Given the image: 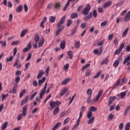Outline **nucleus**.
<instances>
[{
  "label": "nucleus",
  "mask_w": 130,
  "mask_h": 130,
  "mask_svg": "<svg viewBox=\"0 0 130 130\" xmlns=\"http://www.w3.org/2000/svg\"><path fill=\"white\" fill-rule=\"evenodd\" d=\"M64 22H66V16H63L58 22V24H57V28L58 29L56 31L55 36H58L60 34V32L64 29V26H62L64 24Z\"/></svg>",
  "instance_id": "nucleus-1"
},
{
  "label": "nucleus",
  "mask_w": 130,
  "mask_h": 130,
  "mask_svg": "<svg viewBox=\"0 0 130 130\" xmlns=\"http://www.w3.org/2000/svg\"><path fill=\"white\" fill-rule=\"evenodd\" d=\"M90 10H91V6L88 5L83 9L81 14H84V16H87V15H89Z\"/></svg>",
  "instance_id": "nucleus-2"
},
{
  "label": "nucleus",
  "mask_w": 130,
  "mask_h": 130,
  "mask_svg": "<svg viewBox=\"0 0 130 130\" xmlns=\"http://www.w3.org/2000/svg\"><path fill=\"white\" fill-rule=\"evenodd\" d=\"M61 104V102L57 101L56 102H50V106L52 108H54L55 107H58Z\"/></svg>",
  "instance_id": "nucleus-3"
},
{
  "label": "nucleus",
  "mask_w": 130,
  "mask_h": 130,
  "mask_svg": "<svg viewBox=\"0 0 130 130\" xmlns=\"http://www.w3.org/2000/svg\"><path fill=\"white\" fill-rule=\"evenodd\" d=\"M47 82H46L44 88L40 93V99H42V98H43V95L45 94H46V88H47Z\"/></svg>",
  "instance_id": "nucleus-4"
},
{
  "label": "nucleus",
  "mask_w": 130,
  "mask_h": 130,
  "mask_svg": "<svg viewBox=\"0 0 130 130\" xmlns=\"http://www.w3.org/2000/svg\"><path fill=\"white\" fill-rule=\"evenodd\" d=\"M93 52L94 54H98V55H101V53L103 52V46H101L100 48V50H98V49L94 50Z\"/></svg>",
  "instance_id": "nucleus-5"
},
{
  "label": "nucleus",
  "mask_w": 130,
  "mask_h": 130,
  "mask_svg": "<svg viewBox=\"0 0 130 130\" xmlns=\"http://www.w3.org/2000/svg\"><path fill=\"white\" fill-rule=\"evenodd\" d=\"M111 5H112V1H110L107 2L104 4L103 8H104V9H106L107 8H109V7H110Z\"/></svg>",
  "instance_id": "nucleus-6"
},
{
  "label": "nucleus",
  "mask_w": 130,
  "mask_h": 130,
  "mask_svg": "<svg viewBox=\"0 0 130 130\" xmlns=\"http://www.w3.org/2000/svg\"><path fill=\"white\" fill-rule=\"evenodd\" d=\"M117 99V97L116 96H110L109 98L108 106H110V105L112 104V102H113V101H114V100H116V99Z\"/></svg>",
  "instance_id": "nucleus-7"
},
{
  "label": "nucleus",
  "mask_w": 130,
  "mask_h": 130,
  "mask_svg": "<svg viewBox=\"0 0 130 130\" xmlns=\"http://www.w3.org/2000/svg\"><path fill=\"white\" fill-rule=\"evenodd\" d=\"M29 100V96H26L25 99L22 101L21 103V106H23V105H25L27 102H28V101Z\"/></svg>",
  "instance_id": "nucleus-8"
},
{
  "label": "nucleus",
  "mask_w": 130,
  "mask_h": 130,
  "mask_svg": "<svg viewBox=\"0 0 130 130\" xmlns=\"http://www.w3.org/2000/svg\"><path fill=\"white\" fill-rule=\"evenodd\" d=\"M31 48H32V45H31V43H30L27 45V47L23 49V52H27L28 50H30Z\"/></svg>",
  "instance_id": "nucleus-9"
},
{
  "label": "nucleus",
  "mask_w": 130,
  "mask_h": 130,
  "mask_svg": "<svg viewBox=\"0 0 130 130\" xmlns=\"http://www.w3.org/2000/svg\"><path fill=\"white\" fill-rule=\"evenodd\" d=\"M130 20V11H128L127 14L126 15V16L124 18V22H127V21Z\"/></svg>",
  "instance_id": "nucleus-10"
},
{
  "label": "nucleus",
  "mask_w": 130,
  "mask_h": 130,
  "mask_svg": "<svg viewBox=\"0 0 130 130\" xmlns=\"http://www.w3.org/2000/svg\"><path fill=\"white\" fill-rule=\"evenodd\" d=\"M103 91L100 90L98 95L96 97L95 99H94L93 101H98L99 99H100V97H101V95H102Z\"/></svg>",
  "instance_id": "nucleus-11"
},
{
  "label": "nucleus",
  "mask_w": 130,
  "mask_h": 130,
  "mask_svg": "<svg viewBox=\"0 0 130 130\" xmlns=\"http://www.w3.org/2000/svg\"><path fill=\"white\" fill-rule=\"evenodd\" d=\"M28 106V105H26L24 106V107L22 108V114L23 116H26V112H27V107Z\"/></svg>",
  "instance_id": "nucleus-12"
},
{
  "label": "nucleus",
  "mask_w": 130,
  "mask_h": 130,
  "mask_svg": "<svg viewBox=\"0 0 130 130\" xmlns=\"http://www.w3.org/2000/svg\"><path fill=\"white\" fill-rule=\"evenodd\" d=\"M91 18H92V13H90L87 16L84 17L83 18V20L84 21H88V20H90V19H91Z\"/></svg>",
  "instance_id": "nucleus-13"
},
{
  "label": "nucleus",
  "mask_w": 130,
  "mask_h": 130,
  "mask_svg": "<svg viewBox=\"0 0 130 130\" xmlns=\"http://www.w3.org/2000/svg\"><path fill=\"white\" fill-rule=\"evenodd\" d=\"M71 80H72V79H71L70 78L64 79L62 82L61 85H67V84H68V83H69L70 82V81H71Z\"/></svg>",
  "instance_id": "nucleus-14"
},
{
  "label": "nucleus",
  "mask_w": 130,
  "mask_h": 130,
  "mask_svg": "<svg viewBox=\"0 0 130 130\" xmlns=\"http://www.w3.org/2000/svg\"><path fill=\"white\" fill-rule=\"evenodd\" d=\"M68 92V88H64L62 89L61 92L60 93V96H63L66 93Z\"/></svg>",
  "instance_id": "nucleus-15"
},
{
  "label": "nucleus",
  "mask_w": 130,
  "mask_h": 130,
  "mask_svg": "<svg viewBox=\"0 0 130 130\" xmlns=\"http://www.w3.org/2000/svg\"><path fill=\"white\" fill-rule=\"evenodd\" d=\"M22 10L23 6H22V5H20L16 8V12H17V13H21Z\"/></svg>",
  "instance_id": "nucleus-16"
},
{
  "label": "nucleus",
  "mask_w": 130,
  "mask_h": 130,
  "mask_svg": "<svg viewBox=\"0 0 130 130\" xmlns=\"http://www.w3.org/2000/svg\"><path fill=\"white\" fill-rule=\"evenodd\" d=\"M66 41H63L60 44V47L61 49H64L66 48Z\"/></svg>",
  "instance_id": "nucleus-17"
},
{
  "label": "nucleus",
  "mask_w": 130,
  "mask_h": 130,
  "mask_svg": "<svg viewBox=\"0 0 130 130\" xmlns=\"http://www.w3.org/2000/svg\"><path fill=\"white\" fill-rule=\"evenodd\" d=\"M80 121H81V120H80V119H78L77 121L76 122L75 125L73 127V128H78L79 125H80Z\"/></svg>",
  "instance_id": "nucleus-18"
},
{
  "label": "nucleus",
  "mask_w": 130,
  "mask_h": 130,
  "mask_svg": "<svg viewBox=\"0 0 130 130\" xmlns=\"http://www.w3.org/2000/svg\"><path fill=\"white\" fill-rule=\"evenodd\" d=\"M60 125H61V123L58 122L57 124L55 125V126L52 128V130H56L58 128V127H60Z\"/></svg>",
  "instance_id": "nucleus-19"
},
{
  "label": "nucleus",
  "mask_w": 130,
  "mask_h": 130,
  "mask_svg": "<svg viewBox=\"0 0 130 130\" xmlns=\"http://www.w3.org/2000/svg\"><path fill=\"white\" fill-rule=\"evenodd\" d=\"M46 80V78L43 77L41 80H39V86H41L43 83L45 82V80Z\"/></svg>",
  "instance_id": "nucleus-20"
},
{
  "label": "nucleus",
  "mask_w": 130,
  "mask_h": 130,
  "mask_svg": "<svg viewBox=\"0 0 130 130\" xmlns=\"http://www.w3.org/2000/svg\"><path fill=\"white\" fill-rule=\"evenodd\" d=\"M10 94H16L17 93V87L14 86L13 89L10 90Z\"/></svg>",
  "instance_id": "nucleus-21"
},
{
  "label": "nucleus",
  "mask_w": 130,
  "mask_h": 130,
  "mask_svg": "<svg viewBox=\"0 0 130 130\" xmlns=\"http://www.w3.org/2000/svg\"><path fill=\"white\" fill-rule=\"evenodd\" d=\"M128 30H129V28H128V27L126 28L124 30V31H123L122 35V37H125V36L127 35V33L128 32Z\"/></svg>",
  "instance_id": "nucleus-22"
},
{
  "label": "nucleus",
  "mask_w": 130,
  "mask_h": 130,
  "mask_svg": "<svg viewBox=\"0 0 130 130\" xmlns=\"http://www.w3.org/2000/svg\"><path fill=\"white\" fill-rule=\"evenodd\" d=\"M27 32H28V29H27L23 30L20 35V37H24L25 35L27 34Z\"/></svg>",
  "instance_id": "nucleus-23"
},
{
  "label": "nucleus",
  "mask_w": 130,
  "mask_h": 130,
  "mask_svg": "<svg viewBox=\"0 0 130 130\" xmlns=\"http://www.w3.org/2000/svg\"><path fill=\"white\" fill-rule=\"evenodd\" d=\"M94 120H95V117H92L90 118L87 121V124H92V123H93V122H94Z\"/></svg>",
  "instance_id": "nucleus-24"
},
{
  "label": "nucleus",
  "mask_w": 130,
  "mask_h": 130,
  "mask_svg": "<svg viewBox=\"0 0 130 130\" xmlns=\"http://www.w3.org/2000/svg\"><path fill=\"white\" fill-rule=\"evenodd\" d=\"M127 93V91H125L120 93V97L121 99H123V98H124V96L126 95Z\"/></svg>",
  "instance_id": "nucleus-25"
},
{
  "label": "nucleus",
  "mask_w": 130,
  "mask_h": 130,
  "mask_svg": "<svg viewBox=\"0 0 130 130\" xmlns=\"http://www.w3.org/2000/svg\"><path fill=\"white\" fill-rule=\"evenodd\" d=\"M92 116H93V112H92L91 111H89L87 112V118L88 119H90V118H91Z\"/></svg>",
  "instance_id": "nucleus-26"
},
{
  "label": "nucleus",
  "mask_w": 130,
  "mask_h": 130,
  "mask_svg": "<svg viewBox=\"0 0 130 130\" xmlns=\"http://www.w3.org/2000/svg\"><path fill=\"white\" fill-rule=\"evenodd\" d=\"M73 51H69L68 52V55L69 56V58L70 59H72L73 57H74V55H73Z\"/></svg>",
  "instance_id": "nucleus-27"
},
{
  "label": "nucleus",
  "mask_w": 130,
  "mask_h": 130,
  "mask_svg": "<svg viewBox=\"0 0 130 130\" xmlns=\"http://www.w3.org/2000/svg\"><path fill=\"white\" fill-rule=\"evenodd\" d=\"M43 75H44V73L43 72V71H41L40 72V73H39V74L37 76V79H41L42 78V76H43Z\"/></svg>",
  "instance_id": "nucleus-28"
},
{
  "label": "nucleus",
  "mask_w": 130,
  "mask_h": 130,
  "mask_svg": "<svg viewBox=\"0 0 130 130\" xmlns=\"http://www.w3.org/2000/svg\"><path fill=\"white\" fill-rule=\"evenodd\" d=\"M119 65V60L117 59L115 60L113 63V67L115 68H117Z\"/></svg>",
  "instance_id": "nucleus-29"
},
{
  "label": "nucleus",
  "mask_w": 130,
  "mask_h": 130,
  "mask_svg": "<svg viewBox=\"0 0 130 130\" xmlns=\"http://www.w3.org/2000/svg\"><path fill=\"white\" fill-rule=\"evenodd\" d=\"M78 17H79V14H78L77 13H73L71 15V19H75V18H78Z\"/></svg>",
  "instance_id": "nucleus-30"
},
{
  "label": "nucleus",
  "mask_w": 130,
  "mask_h": 130,
  "mask_svg": "<svg viewBox=\"0 0 130 130\" xmlns=\"http://www.w3.org/2000/svg\"><path fill=\"white\" fill-rule=\"evenodd\" d=\"M108 63V58L107 57L105 58V59L101 61V64L103 65V64H106Z\"/></svg>",
  "instance_id": "nucleus-31"
},
{
  "label": "nucleus",
  "mask_w": 130,
  "mask_h": 130,
  "mask_svg": "<svg viewBox=\"0 0 130 130\" xmlns=\"http://www.w3.org/2000/svg\"><path fill=\"white\" fill-rule=\"evenodd\" d=\"M56 19V17H55V16H51L50 17V22L51 23H54V22H55V20Z\"/></svg>",
  "instance_id": "nucleus-32"
},
{
  "label": "nucleus",
  "mask_w": 130,
  "mask_h": 130,
  "mask_svg": "<svg viewBox=\"0 0 130 130\" xmlns=\"http://www.w3.org/2000/svg\"><path fill=\"white\" fill-rule=\"evenodd\" d=\"M129 60H130V56H127V57L125 58L124 61L123 62V63H124V64H125V63H127V62H128Z\"/></svg>",
  "instance_id": "nucleus-33"
},
{
  "label": "nucleus",
  "mask_w": 130,
  "mask_h": 130,
  "mask_svg": "<svg viewBox=\"0 0 130 130\" xmlns=\"http://www.w3.org/2000/svg\"><path fill=\"white\" fill-rule=\"evenodd\" d=\"M89 111H91V112H92V111L95 112V111H97V108L91 106L89 108Z\"/></svg>",
  "instance_id": "nucleus-34"
},
{
  "label": "nucleus",
  "mask_w": 130,
  "mask_h": 130,
  "mask_svg": "<svg viewBox=\"0 0 130 130\" xmlns=\"http://www.w3.org/2000/svg\"><path fill=\"white\" fill-rule=\"evenodd\" d=\"M39 39H40L39 36L38 35H36L34 38V41H35V42L38 43V41H39Z\"/></svg>",
  "instance_id": "nucleus-35"
},
{
  "label": "nucleus",
  "mask_w": 130,
  "mask_h": 130,
  "mask_svg": "<svg viewBox=\"0 0 130 130\" xmlns=\"http://www.w3.org/2000/svg\"><path fill=\"white\" fill-rule=\"evenodd\" d=\"M8 122H5L4 123L2 127V130L6 129V128H7L8 126Z\"/></svg>",
  "instance_id": "nucleus-36"
},
{
  "label": "nucleus",
  "mask_w": 130,
  "mask_h": 130,
  "mask_svg": "<svg viewBox=\"0 0 130 130\" xmlns=\"http://www.w3.org/2000/svg\"><path fill=\"white\" fill-rule=\"evenodd\" d=\"M94 102V101H92L91 100V95H90L88 98H87V103L88 104H90L91 103H93V102Z\"/></svg>",
  "instance_id": "nucleus-37"
},
{
  "label": "nucleus",
  "mask_w": 130,
  "mask_h": 130,
  "mask_svg": "<svg viewBox=\"0 0 130 130\" xmlns=\"http://www.w3.org/2000/svg\"><path fill=\"white\" fill-rule=\"evenodd\" d=\"M1 96H2V101L3 102V101H5V99L6 98L9 97V94H8V93L6 94H2L1 95Z\"/></svg>",
  "instance_id": "nucleus-38"
},
{
  "label": "nucleus",
  "mask_w": 130,
  "mask_h": 130,
  "mask_svg": "<svg viewBox=\"0 0 130 130\" xmlns=\"http://www.w3.org/2000/svg\"><path fill=\"white\" fill-rule=\"evenodd\" d=\"M89 67H90V64L89 63L86 64L85 66H83L82 68V69H81L82 72H84V71H85V69H87V68H89Z\"/></svg>",
  "instance_id": "nucleus-39"
},
{
  "label": "nucleus",
  "mask_w": 130,
  "mask_h": 130,
  "mask_svg": "<svg viewBox=\"0 0 130 130\" xmlns=\"http://www.w3.org/2000/svg\"><path fill=\"white\" fill-rule=\"evenodd\" d=\"M38 93V92H35L34 93H33L32 94H31V95H30V100L31 101L33 100V99H34L35 96H36V95H37V93Z\"/></svg>",
  "instance_id": "nucleus-40"
},
{
  "label": "nucleus",
  "mask_w": 130,
  "mask_h": 130,
  "mask_svg": "<svg viewBox=\"0 0 130 130\" xmlns=\"http://www.w3.org/2000/svg\"><path fill=\"white\" fill-rule=\"evenodd\" d=\"M78 25H75L72 30V35H73V34H75V33H76V32H77V29H78Z\"/></svg>",
  "instance_id": "nucleus-41"
},
{
  "label": "nucleus",
  "mask_w": 130,
  "mask_h": 130,
  "mask_svg": "<svg viewBox=\"0 0 130 130\" xmlns=\"http://www.w3.org/2000/svg\"><path fill=\"white\" fill-rule=\"evenodd\" d=\"M43 44H44V39L43 38L40 42L39 43V47H41Z\"/></svg>",
  "instance_id": "nucleus-42"
},
{
  "label": "nucleus",
  "mask_w": 130,
  "mask_h": 130,
  "mask_svg": "<svg viewBox=\"0 0 130 130\" xmlns=\"http://www.w3.org/2000/svg\"><path fill=\"white\" fill-rule=\"evenodd\" d=\"M108 23V21H105L104 22H103L101 23V27H105Z\"/></svg>",
  "instance_id": "nucleus-43"
},
{
  "label": "nucleus",
  "mask_w": 130,
  "mask_h": 130,
  "mask_svg": "<svg viewBox=\"0 0 130 130\" xmlns=\"http://www.w3.org/2000/svg\"><path fill=\"white\" fill-rule=\"evenodd\" d=\"M59 111V108L57 107L53 111V115H56V114H57L58 113V112Z\"/></svg>",
  "instance_id": "nucleus-44"
},
{
  "label": "nucleus",
  "mask_w": 130,
  "mask_h": 130,
  "mask_svg": "<svg viewBox=\"0 0 130 130\" xmlns=\"http://www.w3.org/2000/svg\"><path fill=\"white\" fill-rule=\"evenodd\" d=\"M101 75V71L98 72L95 76H93V79H97L99 78V76Z\"/></svg>",
  "instance_id": "nucleus-45"
},
{
  "label": "nucleus",
  "mask_w": 130,
  "mask_h": 130,
  "mask_svg": "<svg viewBox=\"0 0 130 130\" xmlns=\"http://www.w3.org/2000/svg\"><path fill=\"white\" fill-rule=\"evenodd\" d=\"M54 8V9H56V10L59 9V8H60V3H56L55 4Z\"/></svg>",
  "instance_id": "nucleus-46"
},
{
  "label": "nucleus",
  "mask_w": 130,
  "mask_h": 130,
  "mask_svg": "<svg viewBox=\"0 0 130 130\" xmlns=\"http://www.w3.org/2000/svg\"><path fill=\"white\" fill-rule=\"evenodd\" d=\"M120 79L119 80L118 82L115 84V85L113 87V89H115V87H117V86H120V85H122V83H120Z\"/></svg>",
  "instance_id": "nucleus-47"
},
{
  "label": "nucleus",
  "mask_w": 130,
  "mask_h": 130,
  "mask_svg": "<svg viewBox=\"0 0 130 130\" xmlns=\"http://www.w3.org/2000/svg\"><path fill=\"white\" fill-rule=\"evenodd\" d=\"M92 89L91 88H89L86 91V93H87V95H89V96H91V95H92Z\"/></svg>",
  "instance_id": "nucleus-48"
},
{
  "label": "nucleus",
  "mask_w": 130,
  "mask_h": 130,
  "mask_svg": "<svg viewBox=\"0 0 130 130\" xmlns=\"http://www.w3.org/2000/svg\"><path fill=\"white\" fill-rule=\"evenodd\" d=\"M72 24H73V20L71 19H69L68 21V23L67 24V26L70 27V26H71Z\"/></svg>",
  "instance_id": "nucleus-49"
},
{
  "label": "nucleus",
  "mask_w": 130,
  "mask_h": 130,
  "mask_svg": "<svg viewBox=\"0 0 130 130\" xmlns=\"http://www.w3.org/2000/svg\"><path fill=\"white\" fill-rule=\"evenodd\" d=\"M129 109H130V105L128 106L126 108V110H125V111H124V114H125V115H127V113H128V111H129Z\"/></svg>",
  "instance_id": "nucleus-50"
},
{
  "label": "nucleus",
  "mask_w": 130,
  "mask_h": 130,
  "mask_svg": "<svg viewBox=\"0 0 130 130\" xmlns=\"http://www.w3.org/2000/svg\"><path fill=\"white\" fill-rule=\"evenodd\" d=\"M18 44H20V41H14L12 42L11 43V45H18Z\"/></svg>",
  "instance_id": "nucleus-51"
},
{
  "label": "nucleus",
  "mask_w": 130,
  "mask_h": 130,
  "mask_svg": "<svg viewBox=\"0 0 130 130\" xmlns=\"http://www.w3.org/2000/svg\"><path fill=\"white\" fill-rule=\"evenodd\" d=\"M19 62H20V60H19V59H16L14 64H13V67H17L18 64H19Z\"/></svg>",
  "instance_id": "nucleus-52"
},
{
  "label": "nucleus",
  "mask_w": 130,
  "mask_h": 130,
  "mask_svg": "<svg viewBox=\"0 0 130 130\" xmlns=\"http://www.w3.org/2000/svg\"><path fill=\"white\" fill-rule=\"evenodd\" d=\"M92 15L94 18H97V11L96 10L93 11Z\"/></svg>",
  "instance_id": "nucleus-53"
},
{
  "label": "nucleus",
  "mask_w": 130,
  "mask_h": 130,
  "mask_svg": "<svg viewBox=\"0 0 130 130\" xmlns=\"http://www.w3.org/2000/svg\"><path fill=\"white\" fill-rule=\"evenodd\" d=\"M26 93V89H24L21 92H20V98H22V97H23V96L24 95V93Z\"/></svg>",
  "instance_id": "nucleus-54"
},
{
  "label": "nucleus",
  "mask_w": 130,
  "mask_h": 130,
  "mask_svg": "<svg viewBox=\"0 0 130 130\" xmlns=\"http://www.w3.org/2000/svg\"><path fill=\"white\" fill-rule=\"evenodd\" d=\"M81 27L82 29H85L87 27V23L85 22L81 23Z\"/></svg>",
  "instance_id": "nucleus-55"
},
{
  "label": "nucleus",
  "mask_w": 130,
  "mask_h": 130,
  "mask_svg": "<svg viewBox=\"0 0 130 130\" xmlns=\"http://www.w3.org/2000/svg\"><path fill=\"white\" fill-rule=\"evenodd\" d=\"M129 127H130V122H128L126 123V124L125 126V129L128 130V129H129Z\"/></svg>",
  "instance_id": "nucleus-56"
},
{
  "label": "nucleus",
  "mask_w": 130,
  "mask_h": 130,
  "mask_svg": "<svg viewBox=\"0 0 130 130\" xmlns=\"http://www.w3.org/2000/svg\"><path fill=\"white\" fill-rule=\"evenodd\" d=\"M124 47V43H122L120 45L119 48V52H121V50H122V48H123Z\"/></svg>",
  "instance_id": "nucleus-57"
},
{
  "label": "nucleus",
  "mask_w": 130,
  "mask_h": 130,
  "mask_svg": "<svg viewBox=\"0 0 130 130\" xmlns=\"http://www.w3.org/2000/svg\"><path fill=\"white\" fill-rule=\"evenodd\" d=\"M23 116H24V115H23V114H20V115H19L17 117V120H21Z\"/></svg>",
  "instance_id": "nucleus-58"
},
{
  "label": "nucleus",
  "mask_w": 130,
  "mask_h": 130,
  "mask_svg": "<svg viewBox=\"0 0 130 130\" xmlns=\"http://www.w3.org/2000/svg\"><path fill=\"white\" fill-rule=\"evenodd\" d=\"M103 44H104V41L102 40L98 44V46H101L102 45H103Z\"/></svg>",
  "instance_id": "nucleus-59"
},
{
  "label": "nucleus",
  "mask_w": 130,
  "mask_h": 130,
  "mask_svg": "<svg viewBox=\"0 0 130 130\" xmlns=\"http://www.w3.org/2000/svg\"><path fill=\"white\" fill-rule=\"evenodd\" d=\"M37 111H38V108H36L35 109L32 110L31 113H32V114H35V113H36V112H37Z\"/></svg>",
  "instance_id": "nucleus-60"
},
{
  "label": "nucleus",
  "mask_w": 130,
  "mask_h": 130,
  "mask_svg": "<svg viewBox=\"0 0 130 130\" xmlns=\"http://www.w3.org/2000/svg\"><path fill=\"white\" fill-rule=\"evenodd\" d=\"M123 128V123H121L119 125V130H122Z\"/></svg>",
  "instance_id": "nucleus-61"
},
{
  "label": "nucleus",
  "mask_w": 130,
  "mask_h": 130,
  "mask_svg": "<svg viewBox=\"0 0 130 130\" xmlns=\"http://www.w3.org/2000/svg\"><path fill=\"white\" fill-rule=\"evenodd\" d=\"M75 46L76 48H79L80 47V42H77L76 43H75Z\"/></svg>",
  "instance_id": "nucleus-62"
},
{
  "label": "nucleus",
  "mask_w": 130,
  "mask_h": 130,
  "mask_svg": "<svg viewBox=\"0 0 130 130\" xmlns=\"http://www.w3.org/2000/svg\"><path fill=\"white\" fill-rule=\"evenodd\" d=\"M70 121V118H66L64 120V122L63 123V124H67V123H69V122Z\"/></svg>",
  "instance_id": "nucleus-63"
},
{
  "label": "nucleus",
  "mask_w": 130,
  "mask_h": 130,
  "mask_svg": "<svg viewBox=\"0 0 130 130\" xmlns=\"http://www.w3.org/2000/svg\"><path fill=\"white\" fill-rule=\"evenodd\" d=\"M113 38V34H111L108 36V40L109 41L112 40Z\"/></svg>",
  "instance_id": "nucleus-64"
}]
</instances>
